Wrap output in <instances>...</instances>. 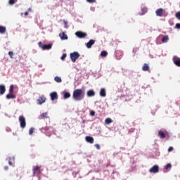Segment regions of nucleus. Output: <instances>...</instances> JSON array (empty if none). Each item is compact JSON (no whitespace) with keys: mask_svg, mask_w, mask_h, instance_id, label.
Returning a JSON list of instances; mask_svg holds the SVG:
<instances>
[{"mask_svg":"<svg viewBox=\"0 0 180 180\" xmlns=\"http://www.w3.org/2000/svg\"><path fill=\"white\" fill-rule=\"evenodd\" d=\"M72 98L75 101H82L85 98V93L82 89H77L73 91Z\"/></svg>","mask_w":180,"mask_h":180,"instance_id":"obj_1","label":"nucleus"},{"mask_svg":"<svg viewBox=\"0 0 180 180\" xmlns=\"http://www.w3.org/2000/svg\"><path fill=\"white\" fill-rule=\"evenodd\" d=\"M155 13L156 16H159V18H167L168 16V12L164 8H158Z\"/></svg>","mask_w":180,"mask_h":180,"instance_id":"obj_2","label":"nucleus"},{"mask_svg":"<svg viewBox=\"0 0 180 180\" xmlns=\"http://www.w3.org/2000/svg\"><path fill=\"white\" fill-rule=\"evenodd\" d=\"M50 130H53L52 127H45L40 129V131L41 133H45L48 137H50L51 136V132H50Z\"/></svg>","mask_w":180,"mask_h":180,"instance_id":"obj_3","label":"nucleus"},{"mask_svg":"<svg viewBox=\"0 0 180 180\" xmlns=\"http://www.w3.org/2000/svg\"><path fill=\"white\" fill-rule=\"evenodd\" d=\"M38 46L39 47H40V49H42V50H50L52 47V45L50 44L43 45V43H41V41H39L38 43Z\"/></svg>","mask_w":180,"mask_h":180,"instance_id":"obj_4","label":"nucleus"},{"mask_svg":"<svg viewBox=\"0 0 180 180\" xmlns=\"http://www.w3.org/2000/svg\"><path fill=\"white\" fill-rule=\"evenodd\" d=\"M79 53L78 52H73L70 53V58L72 63H75L79 58Z\"/></svg>","mask_w":180,"mask_h":180,"instance_id":"obj_5","label":"nucleus"},{"mask_svg":"<svg viewBox=\"0 0 180 180\" xmlns=\"http://www.w3.org/2000/svg\"><path fill=\"white\" fill-rule=\"evenodd\" d=\"M19 122H20V127L22 129H25V127H26V118H25L23 115H20L19 117Z\"/></svg>","mask_w":180,"mask_h":180,"instance_id":"obj_6","label":"nucleus"},{"mask_svg":"<svg viewBox=\"0 0 180 180\" xmlns=\"http://www.w3.org/2000/svg\"><path fill=\"white\" fill-rule=\"evenodd\" d=\"M41 166H35L33 169V175H40L41 174Z\"/></svg>","mask_w":180,"mask_h":180,"instance_id":"obj_7","label":"nucleus"},{"mask_svg":"<svg viewBox=\"0 0 180 180\" xmlns=\"http://www.w3.org/2000/svg\"><path fill=\"white\" fill-rule=\"evenodd\" d=\"M149 172L150 174H157V173L160 172V167L157 165H155L153 167H152L149 169Z\"/></svg>","mask_w":180,"mask_h":180,"instance_id":"obj_8","label":"nucleus"},{"mask_svg":"<svg viewBox=\"0 0 180 180\" xmlns=\"http://www.w3.org/2000/svg\"><path fill=\"white\" fill-rule=\"evenodd\" d=\"M75 36H77V37H79V39H85V37H86L88 34H86V32L77 31V32H75Z\"/></svg>","mask_w":180,"mask_h":180,"instance_id":"obj_9","label":"nucleus"},{"mask_svg":"<svg viewBox=\"0 0 180 180\" xmlns=\"http://www.w3.org/2000/svg\"><path fill=\"white\" fill-rule=\"evenodd\" d=\"M37 102H38V105H43V103L46 102V97L44 96V95L39 96V98L37 99Z\"/></svg>","mask_w":180,"mask_h":180,"instance_id":"obj_10","label":"nucleus"},{"mask_svg":"<svg viewBox=\"0 0 180 180\" xmlns=\"http://www.w3.org/2000/svg\"><path fill=\"white\" fill-rule=\"evenodd\" d=\"M51 99V101H56L58 99V94H57V92L53 91L50 94Z\"/></svg>","mask_w":180,"mask_h":180,"instance_id":"obj_11","label":"nucleus"},{"mask_svg":"<svg viewBox=\"0 0 180 180\" xmlns=\"http://www.w3.org/2000/svg\"><path fill=\"white\" fill-rule=\"evenodd\" d=\"M173 63H174L175 65L177 67H180V58L177 56L173 57Z\"/></svg>","mask_w":180,"mask_h":180,"instance_id":"obj_12","label":"nucleus"},{"mask_svg":"<svg viewBox=\"0 0 180 180\" xmlns=\"http://www.w3.org/2000/svg\"><path fill=\"white\" fill-rule=\"evenodd\" d=\"M59 37L61 39V40H68V36L66 34L65 32L60 33Z\"/></svg>","mask_w":180,"mask_h":180,"instance_id":"obj_13","label":"nucleus"},{"mask_svg":"<svg viewBox=\"0 0 180 180\" xmlns=\"http://www.w3.org/2000/svg\"><path fill=\"white\" fill-rule=\"evenodd\" d=\"M94 44H95V40L90 39L89 41L86 44V46L87 49H91V47H92V46H94Z\"/></svg>","mask_w":180,"mask_h":180,"instance_id":"obj_14","label":"nucleus"},{"mask_svg":"<svg viewBox=\"0 0 180 180\" xmlns=\"http://www.w3.org/2000/svg\"><path fill=\"white\" fill-rule=\"evenodd\" d=\"M6 92V88L5 87V85L1 84L0 85V95H4Z\"/></svg>","mask_w":180,"mask_h":180,"instance_id":"obj_15","label":"nucleus"},{"mask_svg":"<svg viewBox=\"0 0 180 180\" xmlns=\"http://www.w3.org/2000/svg\"><path fill=\"white\" fill-rule=\"evenodd\" d=\"M86 94L89 98H91V96H95V91H94L93 89L87 91Z\"/></svg>","mask_w":180,"mask_h":180,"instance_id":"obj_16","label":"nucleus"},{"mask_svg":"<svg viewBox=\"0 0 180 180\" xmlns=\"http://www.w3.org/2000/svg\"><path fill=\"white\" fill-rule=\"evenodd\" d=\"M86 141H87V143H90V144H94V138L91 136H86Z\"/></svg>","mask_w":180,"mask_h":180,"instance_id":"obj_17","label":"nucleus"},{"mask_svg":"<svg viewBox=\"0 0 180 180\" xmlns=\"http://www.w3.org/2000/svg\"><path fill=\"white\" fill-rule=\"evenodd\" d=\"M158 136L160 137V139H165V137H167L165 133L161 130L158 131Z\"/></svg>","mask_w":180,"mask_h":180,"instance_id":"obj_18","label":"nucleus"},{"mask_svg":"<svg viewBox=\"0 0 180 180\" xmlns=\"http://www.w3.org/2000/svg\"><path fill=\"white\" fill-rule=\"evenodd\" d=\"M100 96L103 98H105L106 96V90L105 89H101L100 91Z\"/></svg>","mask_w":180,"mask_h":180,"instance_id":"obj_19","label":"nucleus"},{"mask_svg":"<svg viewBox=\"0 0 180 180\" xmlns=\"http://www.w3.org/2000/svg\"><path fill=\"white\" fill-rule=\"evenodd\" d=\"M63 98H64V99H68V98H71V94L64 91L63 92Z\"/></svg>","mask_w":180,"mask_h":180,"instance_id":"obj_20","label":"nucleus"},{"mask_svg":"<svg viewBox=\"0 0 180 180\" xmlns=\"http://www.w3.org/2000/svg\"><path fill=\"white\" fill-rule=\"evenodd\" d=\"M143 71H148L150 70V66H148V64L144 63L143 66L142 67Z\"/></svg>","mask_w":180,"mask_h":180,"instance_id":"obj_21","label":"nucleus"},{"mask_svg":"<svg viewBox=\"0 0 180 180\" xmlns=\"http://www.w3.org/2000/svg\"><path fill=\"white\" fill-rule=\"evenodd\" d=\"M168 40H169V37H168L167 35H165L162 38V43H168Z\"/></svg>","mask_w":180,"mask_h":180,"instance_id":"obj_22","label":"nucleus"},{"mask_svg":"<svg viewBox=\"0 0 180 180\" xmlns=\"http://www.w3.org/2000/svg\"><path fill=\"white\" fill-rule=\"evenodd\" d=\"M9 165H13V162H15V158H8V159Z\"/></svg>","mask_w":180,"mask_h":180,"instance_id":"obj_23","label":"nucleus"},{"mask_svg":"<svg viewBox=\"0 0 180 180\" xmlns=\"http://www.w3.org/2000/svg\"><path fill=\"white\" fill-rule=\"evenodd\" d=\"M7 99H15L16 98V96H15L13 94H10L6 95Z\"/></svg>","mask_w":180,"mask_h":180,"instance_id":"obj_24","label":"nucleus"},{"mask_svg":"<svg viewBox=\"0 0 180 180\" xmlns=\"http://www.w3.org/2000/svg\"><path fill=\"white\" fill-rule=\"evenodd\" d=\"M6 27H5L1 25V26H0V33H1V34H4V33H6Z\"/></svg>","mask_w":180,"mask_h":180,"instance_id":"obj_25","label":"nucleus"},{"mask_svg":"<svg viewBox=\"0 0 180 180\" xmlns=\"http://www.w3.org/2000/svg\"><path fill=\"white\" fill-rule=\"evenodd\" d=\"M105 122V124H110V123H113V120L111 118H106Z\"/></svg>","mask_w":180,"mask_h":180,"instance_id":"obj_26","label":"nucleus"},{"mask_svg":"<svg viewBox=\"0 0 180 180\" xmlns=\"http://www.w3.org/2000/svg\"><path fill=\"white\" fill-rule=\"evenodd\" d=\"M54 81H56V82H58V83L63 82V80L61 79V77H60L58 76L55 77Z\"/></svg>","mask_w":180,"mask_h":180,"instance_id":"obj_27","label":"nucleus"},{"mask_svg":"<svg viewBox=\"0 0 180 180\" xmlns=\"http://www.w3.org/2000/svg\"><path fill=\"white\" fill-rule=\"evenodd\" d=\"M108 56V51H103L101 52V57H106Z\"/></svg>","mask_w":180,"mask_h":180,"instance_id":"obj_28","label":"nucleus"},{"mask_svg":"<svg viewBox=\"0 0 180 180\" xmlns=\"http://www.w3.org/2000/svg\"><path fill=\"white\" fill-rule=\"evenodd\" d=\"M47 115L48 113L47 112H44L41 115V119H47Z\"/></svg>","mask_w":180,"mask_h":180,"instance_id":"obj_29","label":"nucleus"},{"mask_svg":"<svg viewBox=\"0 0 180 180\" xmlns=\"http://www.w3.org/2000/svg\"><path fill=\"white\" fill-rule=\"evenodd\" d=\"M172 168V165L170 163H168L167 165H166V166L165 167V169H169Z\"/></svg>","mask_w":180,"mask_h":180,"instance_id":"obj_30","label":"nucleus"},{"mask_svg":"<svg viewBox=\"0 0 180 180\" xmlns=\"http://www.w3.org/2000/svg\"><path fill=\"white\" fill-rule=\"evenodd\" d=\"M13 88H14L13 84H11L9 89V94H13Z\"/></svg>","mask_w":180,"mask_h":180,"instance_id":"obj_31","label":"nucleus"},{"mask_svg":"<svg viewBox=\"0 0 180 180\" xmlns=\"http://www.w3.org/2000/svg\"><path fill=\"white\" fill-rule=\"evenodd\" d=\"M34 131V128L33 127L30 128L29 130V134L30 135L33 134Z\"/></svg>","mask_w":180,"mask_h":180,"instance_id":"obj_32","label":"nucleus"},{"mask_svg":"<svg viewBox=\"0 0 180 180\" xmlns=\"http://www.w3.org/2000/svg\"><path fill=\"white\" fill-rule=\"evenodd\" d=\"M175 17L176 18V19H178V20H180V12H177L175 14Z\"/></svg>","mask_w":180,"mask_h":180,"instance_id":"obj_33","label":"nucleus"},{"mask_svg":"<svg viewBox=\"0 0 180 180\" xmlns=\"http://www.w3.org/2000/svg\"><path fill=\"white\" fill-rule=\"evenodd\" d=\"M63 23L65 24V29L68 28V22L65 21V20H63Z\"/></svg>","mask_w":180,"mask_h":180,"instance_id":"obj_34","label":"nucleus"},{"mask_svg":"<svg viewBox=\"0 0 180 180\" xmlns=\"http://www.w3.org/2000/svg\"><path fill=\"white\" fill-rule=\"evenodd\" d=\"M86 2H89V4H95L96 0H86Z\"/></svg>","mask_w":180,"mask_h":180,"instance_id":"obj_35","label":"nucleus"},{"mask_svg":"<svg viewBox=\"0 0 180 180\" xmlns=\"http://www.w3.org/2000/svg\"><path fill=\"white\" fill-rule=\"evenodd\" d=\"M15 2L16 1L15 0H9L10 5H15Z\"/></svg>","mask_w":180,"mask_h":180,"instance_id":"obj_36","label":"nucleus"},{"mask_svg":"<svg viewBox=\"0 0 180 180\" xmlns=\"http://www.w3.org/2000/svg\"><path fill=\"white\" fill-rule=\"evenodd\" d=\"M66 57H67V53H63V56H61V60L64 61Z\"/></svg>","mask_w":180,"mask_h":180,"instance_id":"obj_37","label":"nucleus"},{"mask_svg":"<svg viewBox=\"0 0 180 180\" xmlns=\"http://www.w3.org/2000/svg\"><path fill=\"white\" fill-rule=\"evenodd\" d=\"M8 56H10L11 58H13V52L9 51L8 52Z\"/></svg>","mask_w":180,"mask_h":180,"instance_id":"obj_38","label":"nucleus"},{"mask_svg":"<svg viewBox=\"0 0 180 180\" xmlns=\"http://www.w3.org/2000/svg\"><path fill=\"white\" fill-rule=\"evenodd\" d=\"M94 146L96 148H97V150H101V146L99 144H95Z\"/></svg>","mask_w":180,"mask_h":180,"instance_id":"obj_39","label":"nucleus"},{"mask_svg":"<svg viewBox=\"0 0 180 180\" xmlns=\"http://www.w3.org/2000/svg\"><path fill=\"white\" fill-rule=\"evenodd\" d=\"M171 151H174V147H172V146H170V147L168 148V152H169V153H171Z\"/></svg>","mask_w":180,"mask_h":180,"instance_id":"obj_40","label":"nucleus"},{"mask_svg":"<svg viewBox=\"0 0 180 180\" xmlns=\"http://www.w3.org/2000/svg\"><path fill=\"white\" fill-rule=\"evenodd\" d=\"M136 51H139V49L138 48H134V49H133V53H134V54H136Z\"/></svg>","mask_w":180,"mask_h":180,"instance_id":"obj_41","label":"nucleus"},{"mask_svg":"<svg viewBox=\"0 0 180 180\" xmlns=\"http://www.w3.org/2000/svg\"><path fill=\"white\" fill-rule=\"evenodd\" d=\"M176 29H180V23L176 24Z\"/></svg>","mask_w":180,"mask_h":180,"instance_id":"obj_42","label":"nucleus"},{"mask_svg":"<svg viewBox=\"0 0 180 180\" xmlns=\"http://www.w3.org/2000/svg\"><path fill=\"white\" fill-rule=\"evenodd\" d=\"M90 115L91 116H95V111H91Z\"/></svg>","mask_w":180,"mask_h":180,"instance_id":"obj_43","label":"nucleus"},{"mask_svg":"<svg viewBox=\"0 0 180 180\" xmlns=\"http://www.w3.org/2000/svg\"><path fill=\"white\" fill-rule=\"evenodd\" d=\"M25 16H27V15H29V12L27 11H25V13H24Z\"/></svg>","mask_w":180,"mask_h":180,"instance_id":"obj_44","label":"nucleus"},{"mask_svg":"<svg viewBox=\"0 0 180 180\" xmlns=\"http://www.w3.org/2000/svg\"><path fill=\"white\" fill-rule=\"evenodd\" d=\"M4 169H5V171H8V166H5V167H4Z\"/></svg>","mask_w":180,"mask_h":180,"instance_id":"obj_45","label":"nucleus"},{"mask_svg":"<svg viewBox=\"0 0 180 180\" xmlns=\"http://www.w3.org/2000/svg\"><path fill=\"white\" fill-rule=\"evenodd\" d=\"M28 11H30V12H32V8H28Z\"/></svg>","mask_w":180,"mask_h":180,"instance_id":"obj_46","label":"nucleus"},{"mask_svg":"<svg viewBox=\"0 0 180 180\" xmlns=\"http://www.w3.org/2000/svg\"><path fill=\"white\" fill-rule=\"evenodd\" d=\"M170 25L171 26H174V22L171 23Z\"/></svg>","mask_w":180,"mask_h":180,"instance_id":"obj_47","label":"nucleus"}]
</instances>
